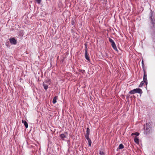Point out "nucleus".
<instances>
[{
    "label": "nucleus",
    "instance_id": "nucleus-1",
    "mask_svg": "<svg viewBox=\"0 0 155 155\" xmlns=\"http://www.w3.org/2000/svg\"><path fill=\"white\" fill-rule=\"evenodd\" d=\"M143 129L144 130V134H149L152 132L151 122L147 123L143 125Z\"/></svg>",
    "mask_w": 155,
    "mask_h": 155
},
{
    "label": "nucleus",
    "instance_id": "nucleus-2",
    "mask_svg": "<svg viewBox=\"0 0 155 155\" xmlns=\"http://www.w3.org/2000/svg\"><path fill=\"white\" fill-rule=\"evenodd\" d=\"M142 92L141 89L139 88H137L130 91L129 92V93L131 94H134L137 93L141 94Z\"/></svg>",
    "mask_w": 155,
    "mask_h": 155
},
{
    "label": "nucleus",
    "instance_id": "nucleus-3",
    "mask_svg": "<svg viewBox=\"0 0 155 155\" xmlns=\"http://www.w3.org/2000/svg\"><path fill=\"white\" fill-rule=\"evenodd\" d=\"M51 82V81L49 79H48L45 81V82L43 83V86L45 90H47L48 89V85L50 84Z\"/></svg>",
    "mask_w": 155,
    "mask_h": 155
},
{
    "label": "nucleus",
    "instance_id": "nucleus-4",
    "mask_svg": "<svg viewBox=\"0 0 155 155\" xmlns=\"http://www.w3.org/2000/svg\"><path fill=\"white\" fill-rule=\"evenodd\" d=\"M149 18L151 21L152 27H153L155 24V20L154 17L153 18V12L151 10L149 14Z\"/></svg>",
    "mask_w": 155,
    "mask_h": 155
},
{
    "label": "nucleus",
    "instance_id": "nucleus-5",
    "mask_svg": "<svg viewBox=\"0 0 155 155\" xmlns=\"http://www.w3.org/2000/svg\"><path fill=\"white\" fill-rule=\"evenodd\" d=\"M10 43L12 45H15L17 43V40L14 38H12L9 39Z\"/></svg>",
    "mask_w": 155,
    "mask_h": 155
},
{
    "label": "nucleus",
    "instance_id": "nucleus-6",
    "mask_svg": "<svg viewBox=\"0 0 155 155\" xmlns=\"http://www.w3.org/2000/svg\"><path fill=\"white\" fill-rule=\"evenodd\" d=\"M85 45H86V47H85L86 49L85 50V58L87 60H88L89 61H90V58H89V54H88L87 53V46H86V44Z\"/></svg>",
    "mask_w": 155,
    "mask_h": 155
},
{
    "label": "nucleus",
    "instance_id": "nucleus-7",
    "mask_svg": "<svg viewBox=\"0 0 155 155\" xmlns=\"http://www.w3.org/2000/svg\"><path fill=\"white\" fill-rule=\"evenodd\" d=\"M144 72V75L143 77V81H144L146 85H147V74L145 72V71H143Z\"/></svg>",
    "mask_w": 155,
    "mask_h": 155
},
{
    "label": "nucleus",
    "instance_id": "nucleus-8",
    "mask_svg": "<svg viewBox=\"0 0 155 155\" xmlns=\"http://www.w3.org/2000/svg\"><path fill=\"white\" fill-rule=\"evenodd\" d=\"M85 137L88 142V145L89 146H91V139L89 138V136H85Z\"/></svg>",
    "mask_w": 155,
    "mask_h": 155
},
{
    "label": "nucleus",
    "instance_id": "nucleus-9",
    "mask_svg": "<svg viewBox=\"0 0 155 155\" xmlns=\"http://www.w3.org/2000/svg\"><path fill=\"white\" fill-rule=\"evenodd\" d=\"M21 121L22 123L24 124V125H25L26 128H27L28 127V125L27 122L26 121L24 120H22Z\"/></svg>",
    "mask_w": 155,
    "mask_h": 155
},
{
    "label": "nucleus",
    "instance_id": "nucleus-10",
    "mask_svg": "<svg viewBox=\"0 0 155 155\" xmlns=\"http://www.w3.org/2000/svg\"><path fill=\"white\" fill-rule=\"evenodd\" d=\"M23 31L22 30H20L18 32V35L20 37H22L24 35Z\"/></svg>",
    "mask_w": 155,
    "mask_h": 155
},
{
    "label": "nucleus",
    "instance_id": "nucleus-11",
    "mask_svg": "<svg viewBox=\"0 0 155 155\" xmlns=\"http://www.w3.org/2000/svg\"><path fill=\"white\" fill-rule=\"evenodd\" d=\"M60 137L62 140H64V138L66 137L65 135L63 134H61L60 135Z\"/></svg>",
    "mask_w": 155,
    "mask_h": 155
},
{
    "label": "nucleus",
    "instance_id": "nucleus-12",
    "mask_svg": "<svg viewBox=\"0 0 155 155\" xmlns=\"http://www.w3.org/2000/svg\"><path fill=\"white\" fill-rule=\"evenodd\" d=\"M90 135V129L89 128L87 127L86 129V134L85 136H89Z\"/></svg>",
    "mask_w": 155,
    "mask_h": 155
},
{
    "label": "nucleus",
    "instance_id": "nucleus-13",
    "mask_svg": "<svg viewBox=\"0 0 155 155\" xmlns=\"http://www.w3.org/2000/svg\"><path fill=\"white\" fill-rule=\"evenodd\" d=\"M134 141L137 143H138L139 142V139L137 137H135L134 139Z\"/></svg>",
    "mask_w": 155,
    "mask_h": 155
},
{
    "label": "nucleus",
    "instance_id": "nucleus-14",
    "mask_svg": "<svg viewBox=\"0 0 155 155\" xmlns=\"http://www.w3.org/2000/svg\"><path fill=\"white\" fill-rule=\"evenodd\" d=\"M140 134L138 133V132H135V133H133L131 134V136H133V135H135L136 137H137V136H138V135H139Z\"/></svg>",
    "mask_w": 155,
    "mask_h": 155
},
{
    "label": "nucleus",
    "instance_id": "nucleus-15",
    "mask_svg": "<svg viewBox=\"0 0 155 155\" xmlns=\"http://www.w3.org/2000/svg\"><path fill=\"white\" fill-rule=\"evenodd\" d=\"M124 147V145L122 144H120L119 145L118 148L119 149H123Z\"/></svg>",
    "mask_w": 155,
    "mask_h": 155
},
{
    "label": "nucleus",
    "instance_id": "nucleus-16",
    "mask_svg": "<svg viewBox=\"0 0 155 155\" xmlns=\"http://www.w3.org/2000/svg\"><path fill=\"white\" fill-rule=\"evenodd\" d=\"M57 98V96H55L54 98L53 99V103L54 104H55L56 102H57V101H56Z\"/></svg>",
    "mask_w": 155,
    "mask_h": 155
},
{
    "label": "nucleus",
    "instance_id": "nucleus-17",
    "mask_svg": "<svg viewBox=\"0 0 155 155\" xmlns=\"http://www.w3.org/2000/svg\"><path fill=\"white\" fill-rule=\"evenodd\" d=\"M142 68L143 70V71H145V68H144V64L143 63V60H142Z\"/></svg>",
    "mask_w": 155,
    "mask_h": 155
},
{
    "label": "nucleus",
    "instance_id": "nucleus-18",
    "mask_svg": "<svg viewBox=\"0 0 155 155\" xmlns=\"http://www.w3.org/2000/svg\"><path fill=\"white\" fill-rule=\"evenodd\" d=\"M144 83H145L143 81H141L140 84L139 85V87H141L144 84Z\"/></svg>",
    "mask_w": 155,
    "mask_h": 155
},
{
    "label": "nucleus",
    "instance_id": "nucleus-19",
    "mask_svg": "<svg viewBox=\"0 0 155 155\" xmlns=\"http://www.w3.org/2000/svg\"><path fill=\"white\" fill-rule=\"evenodd\" d=\"M109 41L111 43V44L114 42L113 40L110 38H109Z\"/></svg>",
    "mask_w": 155,
    "mask_h": 155
},
{
    "label": "nucleus",
    "instance_id": "nucleus-20",
    "mask_svg": "<svg viewBox=\"0 0 155 155\" xmlns=\"http://www.w3.org/2000/svg\"><path fill=\"white\" fill-rule=\"evenodd\" d=\"M152 37L153 39H155V32L152 34Z\"/></svg>",
    "mask_w": 155,
    "mask_h": 155
},
{
    "label": "nucleus",
    "instance_id": "nucleus-21",
    "mask_svg": "<svg viewBox=\"0 0 155 155\" xmlns=\"http://www.w3.org/2000/svg\"><path fill=\"white\" fill-rule=\"evenodd\" d=\"M38 4H40L41 2V0H35Z\"/></svg>",
    "mask_w": 155,
    "mask_h": 155
},
{
    "label": "nucleus",
    "instance_id": "nucleus-22",
    "mask_svg": "<svg viewBox=\"0 0 155 155\" xmlns=\"http://www.w3.org/2000/svg\"><path fill=\"white\" fill-rule=\"evenodd\" d=\"M112 48H113L116 51H118V50L117 48V47H116V46H115V47H112Z\"/></svg>",
    "mask_w": 155,
    "mask_h": 155
},
{
    "label": "nucleus",
    "instance_id": "nucleus-23",
    "mask_svg": "<svg viewBox=\"0 0 155 155\" xmlns=\"http://www.w3.org/2000/svg\"><path fill=\"white\" fill-rule=\"evenodd\" d=\"M99 154L100 155H104V153L103 151H100L99 152Z\"/></svg>",
    "mask_w": 155,
    "mask_h": 155
},
{
    "label": "nucleus",
    "instance_id": "nucleus-24",
    "mask_svg": "<svg viewBox=\"0 0 155 155\" xmlns=\"http://www.w3.org/2000/svg\"><path fill=\"white\" fill-rule=\"evenodd\" d=\"M111 46H112V47H115L116 45H115V43L114 42L111 44Z\"/></svg>",
    "mask_w": 155,
    "mask_h": 155
}]
</instances>
